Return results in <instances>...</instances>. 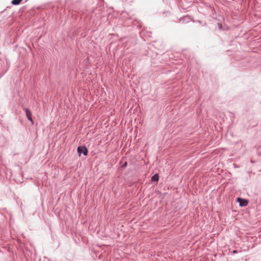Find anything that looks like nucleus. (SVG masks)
Wrapping results in <instances>:
<instances>
[{"label": "nucleus", "mask_w": 261, "mask_h": 261, "mask_svg": "<svg viewBox=\"0 0 261 261\" xmlns=\"http://www.w3.org/2000/svg\"><path fill=\"white\" fill-rule=\"evenodd\" d=\"M77 152L79 153V155H81V153L86 155L88 153V150L85 146H81L77 148Z\"/></svg>", "instance_id": "obj_1"}, {"label": "nucleus", "mask_w": 261, "mask_h": 261, "mask_svg": "<svg viewBox=\"0 0 261 261\" xmlns=\"http://www.w3.org/2000/svg\"><path fill=\"white\" fill-rule=\"evenodd\" d=\"M237 201L239 202L241 206H245L248 204V201L241 198H238Z\"/></svg>", "instance_id": "obj_2"}, {"label": "nucleus", "mask_w": 261, "mask_h": 261, "mask_svg": "<svg viewBox=\"0 0 261 261\" xmlns=\"http://www.w3.org/2000/svg\"><path fill=\"white\" fill-rule=\"evenodd\" d=\"M25 111L26 113V116L28 119L31 121L32 123H33V120L32 118V113L28 109H25Z\"/></svg>", "instance_id": "obj_3"}, {"label": "nucleus", "mask_w": 261, "mask_h": 261, "mask_svg": "<svg viewBox=\"0 0 261 261\" xmlns=\"http://www.w3.org/2000/svg\"><path fill=\"white\" fill-rule=\"evenodd\" d=\"M159 178L158 174H155L151 178L152 181H158L159 180Z\"/></svg>", "instance_id": "obj_4"}, {"label": "nucleus", "mask_w": 261, "mask_h": 261, "mask_svg": "<svg viewBox=\"0 0 261 261\" xmlns=\"http://www.w3.org/2000/svg\"><path fill=\"white\" fill-rule=\"evenodd\" d=\"M22 0H13L11 3L14 5H19Z\"/></svg>", "instance_id": "obj_5"}, {"label": "nucleus", "mask_w": 261, "mask_h": 261, "mask_svg": "<svg viewBox=\"0 0 261 261\" xmlns=\"http://www.w3.org/2000/svg\"><path fill=\"white\" fill-rule=\"evenodd\" d=\"M126 165H127V163H126V162H125V164H124V166H126Z\"/></svg>", "instance_id": "obj_6"}]
</instances>
